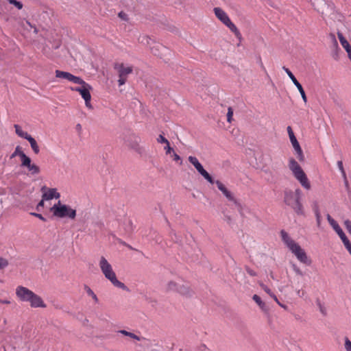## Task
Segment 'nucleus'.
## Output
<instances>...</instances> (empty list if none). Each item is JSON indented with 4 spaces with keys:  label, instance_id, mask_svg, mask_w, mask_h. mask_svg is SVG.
I'll list each match as a JSON object with an SVG mask.
<instances>
[{
    "label": "nucleus",
    "instance_id": "nucleus-1",
    "mask_svg": "<svg viewBox=\"0 0 351 351\" xmlns=\"http://www.w3.org/2000/svg\"><path fill=\"white\" fill-rule=\"evenodd\" d=\"M15 294L19 301L27 302L32 308H45L46 304L40 296L22 285L16 287Z\"/></svg>",
    "mask_w": 351,
    "mask_h": 351
},
{
    "label": "nucleus",
    "instance_id": "nucleus-2",
    "mask_svg": "<svg viewBox=\"0 0 351 351\" xmlns=\"http://www.w3.org/2000/svg\"><path fill=\"white\" fill-rule=\"evenodd\" d=\"M280 236L282 241L287 246V247L295 255L297 259L302 263L306 265L311 264V260L308 258V256L304 249L295 242L285 230L280 231Z\"/></svg>",
    "mask_w": 351,
    "mask_h": 351
},
{
    "label": "nucleus",
    "instance_id": "nucleus-3",
    "mask_svg": "<svg viewBox=\"0 0 351 351\" xmlns=\"http://www.w3.org/2000/svg\"><path fill=\"white\" fill-rule=\"evenodd\" d=\"M99 266L105 278L110 281L114 287L123 290H128L127 287L123 282L117 280L112 265L104 256L100 258Z\"/></svg>",
    "mask_w": 351,
    "mask_h": 351
},
{
    "label": "nucleus",
    "instance_id": "nucleus-4",
    "mask_svg": "<svg viewBox=\"0 0 351 351\" xmlns=\"http://www.w3.org/2000/svg\"><path fill=\"white\" fill-rule=\"evenodd\" d=\"M302 191L297 189L295 191H287L285 193V202L291 206L300 215L304 214L303 206L300 202Z\"/></svg>",
    "mask_w": 351,
    "mask_h": 351
},
{
    "label": "nucleus",
    "instance_id": "nucleus-5",
    "mask_svg": "<svg viewBox=\"0 0 351 351\" xmlns=\"http://www.w3.org/2000/svg\"><path fill=\"white\" fill-rule=\"evenodd\" d=\"M288 165L293 176L300 183L302 186L305 189L309 190L311 187L310 181L298 162L291 158L289 160Z\"/></svg>",
    "mask_w": 351,
    "mask_h": 351
},
{
    "label": "nucleus",
    "instance_id": "nucleus-6",
    "mask_svg": "<svg viewBox=\"0 0 351 351\" xmlns=\"http://www.w3.org/2000/svg\"><path fill=\"white\" fill-rule=\"evenodd\" d=\"M53 216L58 218L69 217L74 219L76 217V210L73 209L69 206L63 204L60 201H58L51 208Z\"/></svg>",
    "mask_w": 351,
    "mask_h": 351
},
{
    "label": "nucleus",
    "instance_id": "nucleus-7",
    "mask_svg": "<svg viewBox=\"0 0 351 351\" xmlns=\"http://www.w3.org/2000/svg\"><path fill=\"white\" fill-rule=\"evenodd\" d=\"M214 13L216 17L227 27L230 29V30L237 37H239L241 36V33L239 31L237 26L231 21L227 13L222 10L221 8L216 7L213 9Z\"/></svg>",
    "mask_w": 351,
    "mask_h": 351
},
{
    "label": "nucleus",
    "instance_id": "nucleus-8",
    "mask_svg": "<svg viewBox=\"0 0 351 351\" xmlns=\"http://www.w3.org/2000/svg\"><path fill=\"white\" fill-rule=\"evenodd\" d=\"M76 84L81 85L80 87H71V90L73 91L78 92L82 97L85 101L86 106L88 108H92L90 104L91 95L90 91L92 90L91 86L86 83L84 80L81 78V82Z\"/></svg>",
    "mask_w": 351,
    "mask_h": 351
},
{
    "label": "nucleus",
    "instance_id": "nucleus-9",
    "mask_svg": "<svg viewBox=\"0 0 351 351\" xmlns=\"http://www.w3.org/2000/svg\"><path fill=\"white\" fill-rule=\"evenodd\" d=\"M114 69L118 73V83L119 86H122L125 84L128 75L132 73L133 71L132 66H125L123 63H115Z\"/></svg>",
    "mask_w": 351,
    "mask_h": 351
},
{
    "label": "nucleus",
    "instance_id": "nucleus-10",
    "mask_svg": "<svg viewBox=\"0 0 351 351\" xmlns=\"http://www.w3.org/2000/svg\"><path fill=\"white\" fill-rule=\"evenodd\" d=\"M287 132L289 136L290 141L292 144V146L298 155V158L300 161H303L304 160V156L302 152V149L293 132V130L291 126H288Z\"/></svg>",
    "mask_w": 351,
    "mask_h": 351
},
{
    "label": "nucleus",
    "instance_id": "nucleus-11",
    "mask_svg": "<svg viewBox=\"0 0 351 351\" xmlns=\"http://www.w3.org/2000/svg\"><path fill=\"white\" fill-rule=\"evenodd\" d=\"M282 69L287 73V74L290 77V79L291 80L293 83L295 84V86H296L297 88L298 89L304 102L306 103L307 97H306V95L305 94V92H304V88H302V85L300 84V82L297 80V79L293 75L292 72L288 68L283 66Z\"/></svg>",
    "mask_w": 351,
    "mask_h": 351
},
{
    "label": "nucleus",
    "instance_id": "nucleus-12",
    "mask_svg": "<svg viewBox=\"0 0 351 351\" xmlns=\"http://www.w3.org/2000/svg\"><path fill=\"white\" fill-rule=\"evenodd\" d=\"M41 192L43 193L42 198L47 201L53 198L59 199L60 197V194L57 191L56 189L47 188L45 186L41 188Z\"/></svg>",
    "mask_w": 351,
    "mask_h": 351
},
{
    "label": "nucleus",
    "instance_id": "nucleus-13",
    "mask_svg": "<svg viewBox=\"0 0 351 351\" xmlns=\"http://www.w3.org/2000/svg\"><path fill=\"white\" fill-rule=\"evenodd\" d=\"M56 77L60 79H64L74 84H77L81 82V77L73 75L71 73L56 70L55 71Z\"/></svg>",
    "mask_w": 351,
    "mask_h": 351
},
{
    "label": "nucleus",
    "instance_id": "nucleus-14",
    "mask_svg": "<svg viewBox=\"0 0 351 351\" xmlns=\"http://www.w3.org/2000/svg\"><path fill=\"white\" fill-rule=\"evenodd\" d=\"M21 166L26 167L32 175H36L40 173L39 167L32 163V160L28 156L21 162Z\"/></svg>",
    "mask_w": 351,
    "mask_h": 351
},
{
    "label": "nucleus",
    "instance_id": "nucleus-15",
    "mask_svg": "<svg viewBox=\"0 0 351 351\" xmlns=\"http://www.w3.org/2000/svg\"><path fill=\"white\" fill-rule=\"evenodd\" d=\"M195 169L199 172V173L204 177L205 180H206L209 183L214 184V180L212 176L204 169L202 165L199 164Z\"/></svg>",
    "mask_w": 351,
    "mask_h": 351
},
{
    "label": "nucleus",
    "instance_id": "nucleus-16",
    "mask_svg": "<svg viewBox=\"0 0 351 351\" xmlns=\"http://www.w3.org/2000/svg\"><path fill=\"white\" fill-rule=\"evenodd\" d=\"M339 42L346 52L351 51V46L341 32L337 33Z\"/></svg>",
    "mask_w": 351,
    "mask_h": 351
},
{
    "label": "nucleus",
    "instance_id": "nucleus-17",
    "mask_svg": "<svg viewBox=\"0 0 351 351\" xmlns=\"http://www.w3.org/2000/svg\"><path fill=\"white\" fill-rule=\"evenodd\" d=\"M176 291L184 295H190L191 292L189 287L187 285L180 283L179 284L178 288H177Z\"/></svg>",
    "mask_w": 351,
    "mask_h": 351
},
{
    "label": "nucleus",
    "instance_id": "nucleus-18",
    "mask_svg": "<svg viewBox=\"0 0 351 351\" xmlns=\"http://www.w3.org/2000/svg\"><path fill=\"white\" fill-rule=\"evenodd\" d=\"M16 156H20L21 162L27 157V156H26V154L21 150V147L20 146H16L14 152L11 156V158H14Z\"/></svg>",
    "mask_w": 351,
    "mask_h": 351
},
{
    "label": "nucleus",
    "instance_id": "nucleus-19",
    "mask_svg": "<svg viewBox=\"0 0 351 351\" xmlns=\"http://www.w3.org/2000/svg\"><path fill=\"white\" fill-rule=\"evenodd\" d=\"M119 333L123 335H125V336H128L133 339H136L137 341H141V340H147L145 337H139L136 335H135L134 333H132V332H128L127 330H121L119 331Z\"/></svg>",
    "mask_w": 351,
    "mask_h": 351
},
{
    "label": "nucleus",
    "instance_id": "nucleus-20",
    "mask_svg": "<svg viewBox=\"0 0 351 351\" xmlns=\"http://www.w3.org/2000/svg\"><path fill=\"white\" fill-rule=\"evenodd\" d=\"M26 140H27L29 141L34 152L36 154H38L40 152V149H39V147H38L36 140L33 137H32L30 135L27 138Z\"/></svg>",
    "mask_w": 351,
    "mask_h": 351
},
{
    "label": "nucleus",
    "instance_id": "nucleus-21",
    "mask_svg": "<svg viewBox=\"0 0 351 351\" xmlns=\"http://www.w3.org/2000/svg\"><path fill=\"white\" fill-rule=\"evenodd\" d=\"M334 230L337 232V234L339 235V237L341 238V241L345 240L347 237L346 236L345 233L342 230V229L340 228L337 222L335 223L331 226Z\"/></svg>",
    "mask_w": 351,
    "mask_h": 351
},
{
    "label": "nucleus",
    "instance_id": "nucleus-22",
    "mask_svg": "<svg viewBox=\"0 0 351 351\" xmlns=\"http://www.w3.org/2000/svg\"><path fill=\"white\" fill-rule=\"evenodd\" d=\"M252 299L258 305L261 310L265 312L267 311L265 303L262 301L261 298L258 295H254Z\"/></svg>",
    "mask_w": 351,
    "mask_h": 351
},
{
    "label": "nucleus",
    "instance_id": "nucleus-23",
    "mask_svg": "<svg viewBox=\"0 0 351 351\" xmlns=\"http://www.w3.org/2000/svg\"><path fill=\"white\" fill-rule=\"evenodd\" d=\"M14 127L15 128V132L19 136L27 139V138L29 136L27 132L23 131L20 125L15 124Z\"/></svg>",
    "mask_w": 351,
    "mask_h": 351
},
{
    "label": "nucleus",
    "instance_id": "nucleus-24",
    "mask_svg": "<svg viewBox=\"0 0 351 351\" xmlns=\"http://www.w3.org/2000/svg\"><path fill=\"white\" fill-rule=\"evenodd\" d=\"M128 146H129L132 149L139 152L141 149V147L139 146V142L137 137H134V140L131 142L128 143Z\"/></svg>",
    "mask_w": 351,
    "mask_h": 351
},
{
    "label": "nucleus",
    "instance_id": "nucleus-25",
    "mask_svg": "<svg viewBox=\"0 0 351 351\" xmlns=\"http://www.w3.org/2000/svg\"><path fill=\"white\" fill-rule=\"evenodd\" d=\"M84 290L87 295L91 297L95 303H97L99 302L97 296L88 286L84 285Z\"/></svg>",
    "mask_w": 351,
    "mask_h": 351
},
{
    "label": "nucleus",
    "instance_id": "nucleus-26",
    "mask_svg": "<svg viewBox=\"0 0 351 351\" xmlns=\"http://www.w3.org/2000/svg\"><path fill=\"white\" fill-rule=\"evenodd\" d=\"M223 195L229 201L232 202L237 206H240V204L237 199L230 191L227 190L226 192L223 193Z\"/></svg>",
    "mask_w": 351,
    "mask_h": 351
},
{
    "label": "nucleus",
    "instance_id": "nucleus-27",
    "mask_svg": "<svg viewBox=\"0 0 351 351\" xmlns=\"http://www.w3.org/2000/svg\"><path fill=\"white\" fill-rule=\"evenodd\" d=\"M261 287L267 293L269 294L276 302H278V298L275 294L271 291L269 288H268L262 282L259 283Z\"/></svg>",
    "mask_w": 351,
    "mask_h": 351
},
{
    "label": "nucleus",
    "instance_id": "nucleus-28",
    "mask_svg": "<svg viewBox=\"0 0 351 351\" xmlns=\"http://www.w3.org/2000/svg\"><path fill=\"white\" fill-rule=\"evenodd\" d=\"M179 282H176L174 281H170L167 284V289L170 291H176L177 288H178Z\"/></svg>",
    "mask_w": 351,
    "mask_h": 351
},
{
    "label": "nucleus",
    "instance_id": "nucleus-29",
    "mask_svg": "<svg viewBox=\"0 0 351 351\" xmlns=\"http://www.w3.org/2000/svg\"><path fill=\"white\" fill-rule=\"evenodd\" d=\"M214 183L216 184L218 189L221 191V193L223 194L224 193L226 192V191L228 190V189L225 186V185L221 182H220L219 180H217V181H214Z\"/></svg>",
    "mask_w": 351,
    "mask_h": 351
},
{
    "label": "nucleus",
    "instance_id": "nucleus-30",
    "mask_svg": "<svg viewBox=\"0 0 351 351\" xmlns=\"http://www.w3.org/2000/svg\"><path fill=\"white\" fill-rule=\"evenodd\" d=\"M344 349L346 351H351V341L347 337L344 338Z\"/></svg>",
    "mask_w": 351,
    "mask_h": 351
},
{
    "label": "nucleus",
    "instance_id": "nucleus-31",
    "mask_svg": "<svg viewBox=\"0 0 351 351\" xmlns=\"http://www.w3.org/2000/svg\"><path fill=\"white\" fill-rule=\"evenodd\" d=\"M189 161L195 167V168L200 164L197 158L195 156H190L189 157Z\"/></svg>",
    "mask_w": 351,
    "mask_h": 351
},
{
    "label": "nucleus",
    "instance_id": "nucleus-32",
    "mask_svg": "<svg viewBox=\"0 0 351 351\" xmlns=\"http://www.w3.org/2000/svg\"><path fill=\"white\" fill-rule=\"evenodd\" d=\"M10 3L14 5L15 7H16L19 10H21L23 8V3L20 1H18L17 0H8Z\"/></svg>",
    "mask_w": 351,
    "mask_h": 351
},
{
    "label": "nucleus",
    "instance_id": "nucleus-33",
    "mask_svg": "<svg viewBox=\"0 0 351 351\" xmlns=\"http://www.w3.org/2000/svg\"><path fill=\"white\" fill-rule=\"evenodd\" d=\"M232 117H233V110L232 107H228V112H227V121L229 123H231L232 121Z\"/></svg>",
    "mask_w": 351,
    "mask_h": 351
},
{
    "label": "nucleus",
    "instance_id": "nucleus-34",
    "mask_svg": "<svg viewBox=\"0 0 351 351\" xmlns=\"http://www.w3.org/2000/svg\"><path fill=\"white\" fill-rule=\"evenodd\" d=\"M8 264V261L7 259L0 257V269L5 268Z\"/></svg>",
    "mask_w": 351,
    "mask_h": 351
},
{
    "label": "nucleus",
    "instance_id": "nucleus-35",
    "mask_svg": "<svg viewBox=\"0 0 351 351\" xmlns=\"http://www.w3.org/2000/svg\"><path fill=\"white\" fill-rule=\"evenodd\" d=\"M157 142L159 143L169 144V141L162 134L157 138Z\"/></svg>",
    "mask_w": 351,
    "mask_h": 351
},
{
    "label": "nucleus",
    "instance_id": "nucleus-36",
    "mask_svg": "<svg viewBox=\"0 0 351 351\" xmlns=\"http://www.w3.org/2000/svg\"><path fill=\"white\" fill-rule=\"evenodd\" d=\"M342 242L343 243L345 247L348 250L350 254H351V243L348 240V238H346L345 240H343Z\"/></svg>",
    "mask_w": 351,
    "mask_h": 351
},
{
    "label": "nucleus",
    "instance_id": "nucleus-37",
    "mask_svg": "<svg viewBox=\"0 0 351 351\" xmlns=\"http://www.w3.org/2000/svg\"><path fill=\"white\" fill-rule=\"evenodd\" d=\"M337 166H338L339 170L341 171L342 176L344 178H346V175L345 170L343 169V165L342 161H338L337 162Z\"/></svg>",
    "mask_w": 351,
    "mask_h": 351
},
{
    "label": "nucleus",
    "instance_id": "nucleus-38",
    "mask_svg": "<svg viewBox=\"0 0 351 351\" xmlns=\"http://www.w3.org/2000/svg\"><path fill=\"white\" fill-rule=\"evenodd\" d=\"M344 226L347 229L348 232L351 234V221L349 219L345 220Z\"/></svg>",
    "mask_w": 351,
    "mask_h": 351
},
{
    "label": "nucleus",
    "instance_id": "nucleus-39",
    "mask_svg": "<svg viewBox=\"0 0 351 351\" xmlns=\"http://www.w3.org/2000/svg\"><path fill=\"white\" fill-rule=\"evenodd\" d=\"M245 270H246L247 273L250 276H256V271H254L253 269H250V267H245Z\"/></svg>",
    "mask_w": 351,
    "mask_h": 351
},
{
    "label": "nucleus",
    "instance_id": "nucleus-40",
    "mask_svg": "<svg viewBox=\"0 0 351 351\" xmlns=\"http://www.w3.org/2000/svg\"><path fill=\"white\" fill-rule=\"evenodd\" d=\"M164 149L165 150V152L167 154H171V152H173V149L170 146V143L166 144V146L164 147Z\"/></svg>",
    "mask_w": 351,
    "mask_h": 351
},
{
    "label": "nucleus",
    "instance_id": "nucleus-41",
    "mask_svg": "<svg viewBox=\"0 0 351 351\" xmlns=\"http://www.w3.org/2000/svg\"><path fill=\"white\" fill-rule=\"evenodd\" d=\"M173 160L178 162L180 161V164L182 163L181 158L179 155H178L176 152L173 151V155H172Z\"/></svg>",
    "mask_w": 351,
    "mask_h": 351
},
{
    "label": "nucleus",
    "instance_id": "nucleus-42",
    "mask_svg": "<svg viewBox=\"0 0 351 351\" xmlns=\"http://www.w3.org/2000/svg\"><path fill=\"white\" fill-rule=\"evenodd\" d=\"M31 215L38 217V219H40V220H42L43 221H46V219L41 214L32 213Z\"/></svg>",
    "mask_w": 351,
    "mask_h": 351
},
{
    "label": "nucleus",
    "instance_id": "nucleus-43",
    "mask_svg": "<svg viewBox=\"0 0 351 351\" xmlns=\"http://www.w3.org/2000/svg\"><path fill=\"white\" fill-rule=\"evenodd\" d=\"M327 220L330 226L337 222L330 215H327Z\"/></svg>",
    "mask_w": 351,
    "mask_h": 351
},
{
    "label": "nucleus",
    "instance_id": "nucleus-44",
    "mask_svg": "<svg viewBox=\"0 0 351 351\" xmlns=\"http://www.w3.org/2000/svg\"><path fill=\"white\" fill-rule=\"evenodd\" d=\"M330 37H331V38H332V42H333V43H334L335 47L336 48H338V43H337V39H336V38H335V36L333 34H330Z\"/></svg>",
    "mask_w": 351,
    "mask_h": 351
},
{
    "label": "nucleus",
    "instance_id": "nucleus-45",
    "mask_svg": "<svg viewBox=\"0 0 351 351\" xmlns=\"http://www.w3.org/2000/svg\"><path fill=\"white\" fill-rule=\"evenodd\" d=\"M0 303L1 304H10L11 302L9 300H2L0 298Z\"/></svg>",
    "mask_w": 351,
    "mask_h": 351
},
{
    "label": "nucleus",
    "instance_id": "nucleus-46",
    "mask_svg": "<svg viewBox=\"0 0 351 351\" xmlns=\"http://www.w3.org/2000/svg\"><path fill=\"white\" fill-rule=\"evenodd\" d=\"M27 24L32 28H34V32L36 34L38 32V30H37V28L34 26L29 21H27Z\"/></svg>",
    "mask_w": 351,
    "mask_h": 351
},
{
    "label": "nucleus",
    "instance_id": "nucleus-47",
    "mask_svg": "<svg viewBox=\"0 0 351 351\" xmlns=\"http://www.w3.org/2000/svg\"><path fill=\"white\" fill-rule=\"evenodd\" d=\"M45 200V199H43V198H42V200L38 203V204L37 206V209H38V208L40 207V206H42V207L44 206V204H45L44 201Z\"/></svg>",
    "mask_w": 351,
    "mask_h": 351
},
{
    "label": "nucleus",
    "instance_id": "nucleus-48",
    "mask_svg": "<svg viewBox=\"0 0 351 351\" xmlns=\"http://www.w3.org/2000/svg\"><path fill=\"white\" fill-rule=\"evenodd\" d=\"M294 271L298 274H300V275H302V271H300V269L297 267L296 266L294 267Z\"/></svg>",
    "mask_w": 351,
    "mask_h": 351
},
{
    "label": "nucleus",
    "instance_id": "nucleus-49",
    "mask_svg": "<svg viewBox=\"0 0 351 351\" xmlns=\"http://www.w3.org/2000/svg\"><path fill=\"white\" fill-rule=\"evenodd\" d=\"M260 64H261V67L262 68V69L266 72V69H265L261 58H260Z\"/></svg>",
    "mask_w": 351,
    "mask_h": 351
},
{
    "label": "nucleus",
    "instance_id": "nucleus-50",
    "mask_svg": "<svg viewBox=\"0 0 351 351\" xmlns=\"http://www.w3.org/2000/svg\"><path fill=\"white\" fill-rule=\"evenodd\" d=\"M316 216H317V223H319V221H320V219H319V218H320V215H319V212H317V213H316Z\"/></svg>",
    "mask_w": 351,
    "mask_h": 351
},
{
    "label": "nucleus",
    "instance_id": "nucleus-51",
    "mask_svg": "<svg viewBox=\"0 0 351 351\" xmlns=\"http://www.w3.org/2000/svg\"><path fill=\"white\" fill-rule=\"evenodd\" d=\"M278 303V305H280L281 307L284 308H287V306H285L284 304H281V302H279V300H278V302H276Z\"/></svg>",
    "mask_w": 351,
    "mask_h": 351
},
{
    "label": "nucleus",
    "instance_id": "nucleus-52",
    "mask_svg": "<svg viewBox=\"0 0 351 351\" xmlns=\"http://www.w3.org/2000/svg\"><path fill=\"white\" fill-rule=\"evenodd\" d=\"M347 53H348V56L350 60L351 61V50Z\"/></svg>",
    "mask_w": 351,
    "mask_h": 351
},
{
    "label": "nucleus",
    "instance_id": "nucleus-53",
    "mask_svg": "<svg viewBox=\"0 0 351 351\" xmlns=\"http://www.w3.org/2000/svg\"><path fill=\"white\" fill-rule=\"evenodd\" d=\"M80 128V124H78L77 125V128Z\"/></svg>",
    "mask_w": 351,
    "mask_h": 351
},
{
    "label": "nucleus",
    "instance_id": "nucleus-54",
    "mask_svg": "<svg viewBox=\"0 0 351 351\" xmlns=\"http://www.w3.org/2000/svg\"><path fill=\"white\" fill-rule=\"evenodd\" d=\"M80 128V124H78L77 125V128Z\"/></svg>",
    "mask_w": 351,
    "mask_h": 351
},
{
    "label": "nucleus",
    "instance_id": "nucleus-55",
    "mask_svg": "<svg viewBox=\"0 0 351 351\" xmlns=\"http://www.w3.org/2000/svg\"><path fill=\"white\" fill-rule=\"evenodd\" d=\"M152 53H154L155 55H156V53L154 51V50H152Z\"/></svg>",
    "mask_w": 351,
    "mask_h": 351
}]
</instances>
